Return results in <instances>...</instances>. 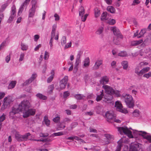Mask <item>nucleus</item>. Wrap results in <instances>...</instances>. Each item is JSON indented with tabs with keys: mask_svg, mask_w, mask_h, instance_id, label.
Returning a JSON list of instances; mask_svg holds the SVG:
<instances>
[{
	"mask_svg": "<svg viewBox=\"0 0 151 151\" xmlns=\"http://www.w3.org/2000/svg\"><path fill=\"white\" fill-rule=\"evenodd\" d=\"M121 39L119 37L116 36L114 38L113 40L114 42L116 45L119 44L120 43V39Z\"/></svg>",
	"mask_w": 151,
	"mask_h": 151,
	"instance_id": "32",
	"label": "nucleus"
},
{
	"mask_svg": "<svg viewBox=\"0 0 151 151\" xmlns=\"http://www.w3.org/2000/svg\"><path fill=\"white\" fill-rule=\"evenodd\" d=\"M7 45L6 41H5L3 42L0 45V48L1 49L3 48Z\"/></svg>",
	"mask_w": 151,
	"mask_h": 151,
	"instance_id": "54",
	"label": "nucleus"
},
{
	"mask_svg": "<svg viewBox=\"0 0 151 151\" xmlns=\"http://www.w3.org/2000/svg\"><path fill=\"white\" fill-rule=\"evenodd\" d=\"M83 66L85 67H88L89 65L90 60L88 58H86L84 61Z\"/></svg>",
	"mask_w": 151,
	"mask_h": 151,
	"instance_id": "29",
	"label": "nucleus"
},
{
	"mask_svg": "<svg viewBox=\"0 0 151 151\" xmlns=\"http://www.w3.org/2000/svg\"><path fill=\"white\" fill-rule=\"evenodd\" d=\"M16 84V82L15 81H12L9 84L8 86V89H11L14 87Z\"/></svg>",
	"mask_w": 151,
	"mask_h": 151,
	"instance_id": "26",
	"label": "nucleus"
},
{
	"mask_svg": "<svg viewBox=\"0 0 151 151\" xmlns=\"http://www.w3.org/2000/svg\"><path fill=\"white\" fill-rule=\"evenodd\" d=\"M21 49L23 51L27 50L28 48L27 45L24 43H21Z\"/></svg>",
	"mask_w": 151,
	"mask_h": 151,
	"instance_id": "34",
	"label": "nucleus"
},
{
	"mask_svg": "<svg viewBox=\"0 0 151 151\" xmlns=\"http://www.w3.org/2000/svg\"><path fill=\"white\" fill-rule=\"evenodd\" d=\"M31 3L32 7L31 9L35 11L37 8L38 7L37 1L36 0H32Z\"/></svg>",
	"mask_w": 151,
	"mask_h": 151,
	"instance_id": "21",
	"label": "nucleus"
},
{
	"mask_svg": "<svg viewBox=\"0 0 151 151\" xmlns=\"http://www.w3.org/2000/svg\"><path fill=\"white\" fill-rule=\"evenodd\" d=\"M51 75L47 79V82L48 83H50L53 79L55 75V72L54 70H52L51 72Z\"/></svg>",
	"mask_w": 151,
	"mask_h": 151,
	"instance_id": "23",
	"label": "nucleus"
},
{
	"mask_svg": "<svg viewBox=\"0 0 151 151\" xmlns=\"http://www.w3.org/2000/svg\"><path fill=\"white\" fill-rule=\"evenodd\" d=\"M79 16H81L83 15L85 13V10L83 7L81 6L79 9Z\"/></svg>",
	"mask_w": 151,
	"mask_h": 151,
	"instance_id": "35",
	"label": "nucleus"
},
{
	"mask_svg": "<svg viewBox=\"0 0 151 151\" xmlns=\"http://www.w3.org/2000/svg\"><path fill=\"white\" fill-rule=\"evenodd\" d=\"M123 143V139H121L117 142L118 145L115 151H120L121 147L122 146Z\"/></svg>",
	"mask_w": 151,
	"mask_h": 151,
	"instance_id": "20",
	"label": "nucleus"
},
{
	"mask_svg": "<svg viewBox=\"0 0 151 151\" xmlns=\"http://www.w3.org/2000/svg\"><path fill=\"white\" fill-rule=\"evenodd\" d=\"M19 108L22 111H23L31 107V105L29 101L27 100L23 101L19 105Z\"/></svg>",
	"mask_w": 151,
	"mask_h": 151,
	"instance_id": "7",
	"label": "nucleus"
},
{
	"mask_svg": "<svg viewBox=\"0 0 151 151\" xmlns=\"http://www.w3.org/2000/svg\"><path fill=\"white\" fill-rule=\"evenodd\" d=\"M35 11L31 9H30L29 11V15L28 18L29 20V18L30 17H33L35 15Z\"/></svg>",
	"mask_w": 151,
	"mask_h": 151,
	"instance_id": "27",
	"label": "nucleus"
},
{
	"mask_svg": "<svg viewBox=\"0 0 151 151\" xmlns=\"http://www.w3.org/2000/svg\"><path fill=\"white\" fill-rule=\"evenodd\" d=\"M66 42V38L65 36H63L61 39V43L62 46Z\"/></svg>",
	"mask_w": 151,
	"mask_h": 151,
	"instance_id": "45",
	"label": "nucleus"
},
{
	"mask_svg": "<svg viewBox=\"0 0 151 151\" xmlns=\"http://www.w3.org/2000/svg\"><path fill=\"white\" fill-rule=\"evenodd\" d=\"M102 88L104 90L106 94L104 97H103V96H104V91L103 90H101L100 91V94H97V96L96 100L97 101L102 99L103 101L105 102L109 103L111 102L113 99L112 95L114 94L117 97L120 96L121 95L119 91L114 90L109 86L107 85H103Z\"/></svg>",
	"mask_w": 151,
	"mask_h": 151,
	"instance_id": "1",
	"label": "nucleus"
},
{
	"mask_svg": "<svg viewBox=\"0 0 151 151\" xmlns=\"http://www.w3.org/2000/svg\"><path fill=\"white\" fill-rule=\"evenodd\" d=\"M81 61V60H78L76 59V61L75 63V66L74 69V71H76L78 68V66L79 64L80 63Z\"/></svg>",
	"mask_w": 151,
	"mask_h": 151,
	"instance_id": "36",
	"label": "nucleus"
},
{
	"mask_svg": "<svg viewBox=\"0 0 151 151\" xmlns=\"http://www.w3.org/2000/svg\"><path fill=\"white\" fill-rule=\"evenodd\" d=\"M16 9L15 6H13L11 8V14L7 22L8 23H11L13 20L16 15Z\"/></svg>",
	"mask_w": 151,
	"mask_h": 151,
	"instance_id": "12",
	"label": "nucleus"
},
{
	"mask_svg": "<svg viewBox=\"0 0 151 151\" xmlns=\"http://www.w3.org/2000/svg\"><path fill=\"white\" fill-rule=\"evenodd\" d=\"M102 64V61L101 60H98L95 63L93 67V69L96 70L98 69L101 65Z\"/></svg>",
	"mask_w": 151,
	"mask_h": 151,
	"instance_id": "19",
	"label": "nucleus"
},
{
	"mask_svg": "<svg viewBox=\"0 0 151 151\" xmlns=\"http://www.w3.org/2000/svg\"><path fill=\"white\" fill-rule=\"evenodd\" d=\"M36 73H34L32 75L31 77L29 79L27 80L24 83V84H28L31 83L37 77Z\"/></svg>",
	"mask_w": 151,
	"mask_h": 151,
	"instance_id": "17",
	"label": "nucleus"
},
{
	"mask_svg": "<svg viewBox=\"0 0 151 151\" xmlns=\"http://www.w3.org/2000/svg\"><path fill=\"white\" fill-rule=\"evenodd\" d=\"M143 42L142 40H139L133 41L131 42V45L133 46H136L141 44Z\"/></svg>",
	"mask_w": 151,
	"mask_h": 151,
	"instance_id": "22",
	"label": "nucleus"
},
{
	"mask_svg": "<svg viewBox=\"0 0 151 151\" xmlns=\"http://www.w3.org/2000/svg\"><path fill=\"white\" fill-rule=\"evenodd\" d=\"M104 30V28L102 27H99L97 30L96 33L97 35H100L101 34Z\"/></svg>",
	"mask_w": 151,
	"mask_h": 151,
	"instance_id": "38",
	"label": "nucleus"
},
{
	"mask_svg": "<svg viewBox=\"0 0 151 151\" xmlns=\"http://www.w3.org/2000/svg\"><path fill=\"white\" fill-rule=\"evenodd\" d=\"M109 81V78L106 76H104L101 78V79L100 80V82L101 84L104 85L108 83Z\"/></svg>",
	"mask_w": 151,
	"mask_h": 151,
	"instance_id": "18",
	"label": "nucleus"
},
{
	"mask_svg": "<svg viewBox=\"0 0 151 151\" xmlns=\"http://www.w3.org/2000/svg\"><path fill=\"white\" fill-rule=\"evenodd\" d=\"M89 131L91 132H93L94 133H97V130L93 128H92L91 127H90L89 128Z\"/></svg>",
	"mask_w": 151,
	"mask_h": 151,
	"instance_id": "59",
	"label": "nucleus"
},
{
	"mask_svg": "<svg viewBox=\"0 0 151 151\" xmlns=\"http://www.w3.org/2000/svg\"><path fill=\"white\" fill-rule=\"evenodd\" d=\"M107 13L106 12H104L101 16V19L102 20H106L107 19Z\"/></svg>",
	"mask_w": 151,
	"mask_h": 151,
	"instance_id": "40",
	"label": "nucleus"
},
{
	"mask_svg": "<svg viewBox=\"0 0 151 151\" xmlns=\"http://www.w3.org/2000/svg\"><path fill=\"white\" fill-rule=\"evenodd\" d=\"M20 111H22L21 109L19 108V106L17 108L13 107L12 108V111L9 113V115L12 117H13V115L17 113Z\"/></svg>",
	"mask_w": 151,
	"mask_h": 151,
	"instance_id": "16",
	"label": "nucleus"
},
{
	"mask_svg": "<svg viewBox=\"0 0 151 151\" xmlns=\"http://www.w3.org/2000/svg\"><path fill=\"white\" fill-rule=\"evenodd\" d=\"M60 117L59 116H57L54 118L53 119V120L54 122L57 123L60 121Z\"/></svg>",
	"mask_w": 151,
	"mask_h": 151,
	"instance_id": "58",
	"label": "nucleus"
},
{
	"mask_svg": "<svg viewBox=\"0 0 151 151\" xmlns=\"http://www.w3.org/2000/svg\"><path fill=\"white\" fill-rule=\"evenodd\" d=\"M148 64V63L147 62H141L140 63L137 65L135 68V73L138 76H141L144 73L147 72L150 69V68L149 67L143 68L141 70H140V69L143 66L146 65Z\"/></svg>",
	"mask_w": 151,
	"mask_h": 151,
	"instance_id": "3",
	"label": "nucleus"
},
{
	"mask_svg": "<svg viewBox=\"0 0 151 151\" xmlns=\"http://www.w3.org/2000/svg\"><path fill=\"white\" fill-rule=\"evenodd\" d=\"M25 54L24 53H21L20 55L19 58V61L21 62L23 61L24 58Z\"/></svg>",
	"mask_w": 151,
	"mask_h": 151,
	"instance_id": "47",
	"label": "nucleus"
},
{
	"mask_svg": "<svg viewBox=\"0 0 151 151\" xmlns=\"http://www.w3.org/2000/svg\"><path fill=\"white\" fill-rule=\"evenodd\" d=\"M64 132H59L57 133H54L52 134L51 136L52 137H54L57 136H60L64 135Z\"/></svg>",
	"mask_w": 151,
	"mask_h": 151,
	"instance_id": "37",
	"label": "nucleus"
},
{
	"mask_svg": "<svg viewBox=\"0 0 151 151\" xmlns=\"http://www.w3.org/2000/svg\"><path fill=\"white\" fill-rule=\"evenodd\" d=\"M118 55L121 57H125L127 56V53L125 51H122L119 53Z\"/></svg>",
	"mask_w": 151,
	"mask_h": 151,
	"instance_id": "50",
	"label": "nucleus"
},
{
	"mask_svg": "<svg viewBox=\"0 0 151 151\" xmlns=\"http://www.w3.org/2000/svg\"><path fill=\"white\" fill-rule=\"evenodd\" d=\"M14 99L12 96H8L5 97L4 99V103L1 107V110H4L13 101Z\"/></svg>",
	"mask_w": 151,
	"mask_h": 151,
	"instance_id": "6",
	"label": "nucleus"
},
{
	"mask_svg": "<svg viewBox=\"0 0 151 151\" xmlns=\"http://www.w3.org/2000/svg\"><path fill=\"white\" fill-rule=\"evenodd\" d=\"M43 122L47 126H49L50 124V121L48 119L47 115L45 116L44 117Z\"/></svg>",
	"mask_w": 151,
	"mask_h": 151,
	"instance_id": "25",
	"label": "nucleus"
},
{
	"mask_svg": "<svg viewBox=\"0 0 151 151\" xmlns=\"http://www.w3.org/2000/svg\"><path fill=\"white\" fill-rule=\"evenodd\" d=\"M30 1V0H25L21 4L19 9L18 12V14L19 15H20L21 14L25 7L26 8L27 7L28 5L29 4Z\"/></svg>",
	"mask_w": 151,
	"mask_h": 151,
	"instance_id": "13",
	"label": "nucleus"
},
{
	"mask_svg": "<svg viewBox=\"0 0 151 151\" xmlns=\"http://www.w3.org/2000/svg\"><path fill=\"white\" fill-rule=\"evenodd\" d=\"M54 89V85L53 84L49 86L48 88V93H51Z\"/></svg>",
	"mask_w": 151,
	"mask_h": 151,
	"instance_id": "48",
	"label": "nucleus"
},
{
	"mask_svg": "<svg viewBox=\"0 0 151 151\" xmlns=\"http://www.w3.org/2000/svg\"><path fill=\"white\" fill-rule=\"evenodd\" d=\"M70 95V93L68 91L65 92L63 93V97L64 98H67Z\"/></svg>",
	"mask_w": 151,
	"mask_h": 151,
	"instance_id": "60",
	"label": "nucleus"
},
{
	"mask_svg": "<svg viewBox=\"0 0 151 151\" xmlns=\"http://www.w3.org/2000/svg\"><path fill=\"white\" fill-rule=\"evenodd\" d=\"M141 147V145L137 142L131 143L129 151H138Z\"/></svg>",
	"mask_w": 151,
	"mask_h": 151,
	"instance_id": "10",
	"label": "nucleus"
},
{
	"mask_svg": "<svg viewBox=\"0 0 151 151\" xmlns=\"http://www.w3.org/2000/svg\"><path fill=\"white\" fill-rule=\"evenodd\" d=\"M36 110L35 109L31 108L27 110H25L23 112V116L24 118H26L30 116L34 115L36 112Z\"/></svg>",
	"mask_w": 151,
	"mask_h": 151,
	"instance_id": "8",
	"label": "nucleus"
},
{
	"mask_svg": "<svg viewBox=\"0 0 151 151\" xmlns=\"http://www.w3.org/2000/svg\"><path fill=\"white\" fill-rule=\"evenodd\" d=\"M129 129H132L134 134L142 136L144 139L147 141V142L151 143V134L149 133L144 131L134 130L132 129L131 128L129 129L126 127L118 128V131L120 134H122L124 133L129 138H132L133 136L132 134V132Z\"/></svg>",
	"mask_w": 151,
	"mask_h": 151,
	"instance_id": "2",
	"label": "nucleus"
},
{
	"mask_svg": "<svg viewBox=\"0 0 151 151\" xmlns=\"http://www.w3.org/2000/svg\"><path fill=\"white\" fill-rule=\"evenodd\" d=\"M36 96L40 99L45 100L47 99V97L46 96L43 95L42 94L38 93L36 95Z\"/></svg>",
	"mask_w": 151,
	"mask_h": 151,
	"instance_id": "33",
	"label": "nucleus"
},
{
	"mask_svg": "<svg viewBox=\"0 0 151 151\" xmlns=\"http://www.w3.org/2000/svg\"><path fill=\"white\" fill-rule=\"evenodd\" d=\"M107 10L111 13H114L115 12V9L114 7L112 6H109L107 8Z\"/></svg>",
	"mask_w": 151,
	"mask_h": 151,
	"instance_id": "28",
	"label": "nucleus"
},
{
	"mask_svg": "<svg viewBox=\"0 0 151 151\" xmlns=\"http://www.w3.org/2000/svg\"><path fill=\"white\" fill-rule=\"evenodd\" d=\"M88 16V14H86L84 16H83V15L80 16L81 17V19L82 21L85 22Z\"/></svg>",
	"mask_w": 151,
	"mask_h": 151,
	"instance_id": "53",
	"label": "nucleus"
},
{
	"mask_svg": "<svg viewBox=\"0 0 151 151\" xmlns=\"http://www.w3.org/2000/svg\"><path fill=\"white\" fill-rule=\"evenodd\" d=\"M140 2L139 0H134L133 1L132 4V5H136L139 4Z\"/></svg>",
	"mask_w": 151,
	"mask_h": 151,
	"instance_id": "55",
	"label": "nucleus"
},
{
	"mask_svg": "<svg viewBox=\"0 0 151 151\" xmlns=\"http://www.w3.org/2000/svg\"><path fill=\"white\" fill-rule=\"evenodd\" d=\"M121 64L123 66V69L126 70L127 69L128 64V62L126 61H123L121 63Z\"/></svg>",
	"mask_w": 151,
	"mask_h": 151,
	"instance_id": "30",
	"label": "nucleus"
},
{
	"mask_svg": "<svg viewBox=\"0 0 151 151\" xmlns=\"http://www.w3.org/2000/svg\"><path fill=\"white\" fill-rule=\"evenodd\" d=\"M105 116L108 122L111 123L113 122V120L114 119V117L115 116L113 111H107L106 113Z\"/></svg>",
	"mask_w": 151,
	"mask_h": 151,
	"instance_id": "11",
	"label": "nucleus"
},
{
	"mask_svg": "<svg viewBox=\"0 0 151 151\" xmlns=\"http://www.w3.org/2000/svg\"><path fill=\"white\" fill-rule=\"evenodd\" d=\"M139 114V110H135L132 113L134 117H137Z\"/></svg>",
	"mask_w": 151,
	"mask_h": 151,
	"instance_id": "44",
	"label": "nucleus"
},
{
	"mask_svg": "<svg viewBox=\"0 0 151 151\" xmlns=\"http://www.w3.org/2000/svg\"><path fill=\"white\" fill-rule=\"evenodd\" d=\"M49 54L48 52L45 51L44 55V59L45 60H47L49 58Z\"/></svg>",
	"mask_w": 151,
	"mask_h": 151,
	"instance_id": "51",
	"label": "nucleus"
},
{
	"mask_svg": "<svg viewBox=\"0 0 151 151\" xmlns=\"http://www.w3.org/2000/svg\"><path fill=\"white\" fill-rule=\"evenodd\" d=\"M111 30L113 31L114 34L116 36L119 37L121 38H123V36L120 33L119 29L116 27H113L111 28Z\"/></svg>",
	"mask_w": 151,
	"mask_h": 151,
	"instance_id": "15",
	"label": "nucleus"
},
{
	"mask_svg": "<svg viewBox=\"0 0 151 151\" xmlns=\"http://www.w3.org/2000/svg\"><path fill=\"white\" fill-rule=\"evenodd\" d=\"M95 16L96 17H99L100 14V11L97 8L94 9Z\"/></svg>",
	"mask_w": 151,
	"mask_h": 151,
	"instance_id": "43",
	"label": "nucleus"
},
{
	"mask_svg": "<svg viewBox=\"0 0 151 151\" xmlns=\"http://www.w3.org/2000/svg\"><path fill=\"white\" fill-rule=\"evenodd\" d=\"M60 89L63 90L65 88L66 85V84H65L64 83H60Z\"/></svg>",
	"mask_w": 151,
	"mask_h": 151,
	"instance_id": "56",
	"label": "nucleus"
},
{
	"mask_svg": "<svg viewBox=\"0 0 151 151\" xmlns=\"http://www.w3.org/2000/svg\"><path fill=\"white\" fill-rule=\"evenodd\" d=\"M123 96L124 98V101L127 105L129 108H132L134 106V102L132 96L129 94H124Z\"/></svg>",
	"mask_w": 151,
	"mask_h": 151,
	"instance_id": "5",
	"label": "nucleus"
},
{
	"mask_svg": "<svg viewBox=\"0 0 151 151\" xmlns=\"http://www.w3.org/2000/svg\"><path fill=\"white\" fill-rule=\"evenodd\" d=\"M5 115L3 114L1 116H0V130H1L2 125V123L1 122H3L5 119Z\"/></svg>",
	"mask_w": 151,
	"mask_h": 151,
	"instance_id": "42",
	"label": "nucleus"
},
{
	"mask_svg": "<svg viewBox=\"0 0 151 151\" xmlns=\"http://www.w3.org/2000/svg\"><path fill=\"white\" fill-rule=\"evenodd\" d=\"M116 22L115 20L113 19H110L108 22V23L110 25H114Z\"/></svg>",
	"mask_w": 151,
	"mask_h": 151,
	"instance_id": "49",
	"label": "nucleus"
},
{
	"mask_svg": "<svg viewBox=\"0 0 151 151\" xmlns=\"http://www.w3.org/2000/svg\"><path fill=\"white\" fill-rule=\"evenodd\" d=\"M143 76L147 78H149L150 77H151V72H150L148 73L144 74Z\"/></svg>",
	"mask_w": 151,
	"mask_h": 151,
	"instance_id": "57",
	"label": "nucleus"
},
{
	"mask_svg": "<svg viewBox=\"0 0 151 151\" xmlns=\"http://www.w3.org/2000/svg\"><path fill=\"white\" fill-rule=\"evenodd\" d=\"M115 106L116 107V110L124 114L127 113V110L123 108L121 102L119 101L116 102Z\"/></svg>",
	"mask_w": 151,
	"mask_h": 151,
	"instance_id": "9",
	"label": "nucleus"
},
{
	"mask_svg": "<svg viewBox=\"0 0 151 151\" xmlns=\"http://www.w3.org/2000/svg\"><path fill=\"white\" fill-rule=\"evenodd\" d=\"M8 3L7 2H6L1 5L0 9V14H3V13H2L1 12H2L3 11H4L7 6H8Z\"/></svg>",
	"mask_w": 151,
	"mask_h": 151,
	"instance_id": "24",
	"label": "nucleus"
},
{
	"mask_svg": "<svg viewBox=\"0 0 151 151\" xmlns=\"http://www.w3.org/2000/svg\"><path fill=\"white\" fill-rule=\"evenodd\" d=\"M151 49L150 48H146L145 50H144V52L146 54H147V55H149L150 54Z\"/></svg>",
	"mask_w": 151,
	"mask_h": 151,
	"instance_id": "52",
	"label": "nucleus"
},
{
	"mask_svg": "<svg viewBox=\"0 0 151 151\" xmlns=\"http://www.w3.org/2000/svg\"><path fill=\"white\" fill-rule=\"evenodd\" d=\"M68 77L67 76H65L60 81V83H64L65 84H67V83L68 81Z\"/></svg>",
	"mask_w": 151,
	"mask_h": 151,
	"instance_id": "39",
	"label": "nucleus"
},
{
	"mask_svg": "<svg viewBox=\"0 0 151 151\" xmlns=\"http://www.w3.org/2000/svg\"><path fill=\"white\" fill-rule=\"evenodd\" d=\"M83 54V52L81 51H79L78 52L77 55L76 56V60H81L80 58Z\"/></svg>",
	"mask_w": 151,
	"mask_h": 151,
	"instance_id": "46",
	"label": "nucleus"
},
{
	"mask_svg": "<svg viewBox=\"0 0 151 151\" xmlns=\"http://www.w3.org/2000/svg\"><path fill=\"white\" fill-rule=\"evenodd\" d=\"M53 42V39L51 38L50 39V40L49 43V45L50 46V49H52V48Z\"/></svg>",
	"mask_w": 151,
	"mask_h": 151,
	"instance_id": "64",
	"label": "nucleus"
},
{
	"mask_svg": "<svg viewBox=\"0 0 151 151\" xmlns=\"http://www.w3.org/2000/svg\"><path fill=\"white\" fill-rule=\"evenodd\" d=\"M104 136L105 137L106 140L105 141L104 143L105 144H109L111 141H112L114 139V136L112 135L109 134H104Z\"/></svg>",
	"mask_w": 151,
	"mask_h": 151,
	"instance_id": "14",
	"label": "nucleus"
},
{
	"mask_svg": "<svg viewBox=\"0 0 151 151\" xmlns=\"http://www.w3.org/2000/svg\"><path fill=\"white\" fill-rule=\"evenodd\" d=\"M30 134L29 132L25 134L24 135H22L19 134V133L17 132L15 134V138L16 140L19 142L27 141V139L37 141H41V140H40L39 139H29V136H30Z\"/></svg>",
	"mask_w": 151,
	"mask_h": 151,
	"instance_id": "4",
	"label": "nucleus"
},
{
	"mask_svg": "<svg viewBox=\"0 0 151 151\" xmlns=\"http://www.w3.org/2000/svg\"><path fill=\"white\" fill-rule=\"evenodd\" d=\"M146 30L145 29H142L141 30L139 33L137 38H139L143 36L144 34L146 32Z\"/></svg>",
	"mask_w": 151,
	"mask_h": 151,
	"instance_id": "41",
	"label": "nucleus"
},
{
	"mask_svg": "<svg viewBox=\"0 0 151 151\" xmlns=\"http://www.w3.org/2000/svg\"><path fill=\"white\" fill-rule=\"evenodd\" d=\"M74 97L77 99L80 100L83 99L85 97L83 95L81 94H76L74 95Z\"/></svg>",
	"mask_w": 151,
	"mask_h": 151,
	"instance_id": "31",
	"label": "nucleus"
},
{
	"mask_svg": "<svg viewBox=\"0 0 151 151\" xmlns=\"http://www.w3.org/2000/svg\"><path fill=\"white\" fill-rule=\"evenodd\" d=\"M72 43L71 42L67 43L64 47V49H66L71 47Z\"/></svg>",
	"mask_w": 151,
	"mask_h": 151,
	"instance_id": "61",
	"label": "nucleus"
},
{
	"mask_svg": "<svg viewBox=\"0 0 151 151\" xmlns=\"http://www.w3.org/2000/svg\"><path fill=\"white\" fill-rule=\"evenodd\" d=\"M40 36L38 35H35L34 36V41L37 42L40 38Z\"/></svg>",
	"mask_w": 151,
	"mask_h": 151,
	"instance_id": "63",
	"label": "nucleus"
},
{
	"mask_svg": "<svg viewBox=\"0 0 151 151\" xmlns=\"http://www.w3.org/2000/svg\"><path fill=\"white\" fill-rule=\"evenodd\" d=\"M54 17H55V21H57L59 20L60 17L59 15L56 13H55L54 15Z\"/></svg>",
	"mask_w": 151,
	"mask_h": 151,
	"instance_id": "62",
	"label": "nucleus"
}]
</instances>
